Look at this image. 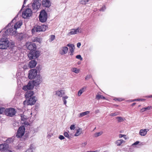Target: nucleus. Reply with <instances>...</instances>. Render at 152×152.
<instances>
[{"instance_id":"de8ad7c7","label":"nucleus","mask_w":152,"mask_h":152,"mask_svg":"<svg viewBox=\"0 0 152 152\" xmlns=\"http://www.w3.org/2000/svg\"><path fill=\"white\" fill-rule=\"evenodd\" d=\"M91 77V75H87L85 77L86 80H88Z\"/></svg>"},{"instance_id":"6ab92c4d","label":"nucleus","mask_w":152,"mask_h":152,"mask_svg":"<svg viewBox=\"0 0 152 152\" xmlns=\"http://www.w3.org/2000/svg\"><path fill=\"white\" fill-rule=\"evenodd\" d=\"M64 94V92L63 90H58L56 91L55 95L58 97H61Z\"/></svg>"},{"instance_id":"f704fd0d","label":"nucleus","mask_w":152,"mask_h":152,"mask_svg":"<svg viewBox=\"0 0 152 152\" xmlns=\"http://www.w3.org/2000/svg\"><path fill=\"white\" fill-rule=\"evenodd\" d=\"M34 42H37L39 43H40L41 42V40L38 37H36L34 39Z\"/></svg>"},{"instance_id":"f257e3e1","label":"nucleus","mask_w":152,"mask_h":152,"mask_svg":"<svg viewBox=\"0 0 152 152\" xmlns=\"http://www.w3.org/2000/svg\"><path fill=\"white\" fill-rule=\"evenodd\" d=\"M27 49L31 51L28 54V58L30 59H35L38 57L40 56L39 51H35L36 48V45L34 43H28L26 44Z\"/></svg>"},{"instance_id":"1a4fd4ad","label":"nucleus","mask_w":152,"mask_h":152,"mask_svg":"<svg viewBox=\"0 0 152 152\" xmlns=\"http://www.w3.org/2000/svg\"><path fill=\"white\" fill-rule=\"evenodd\" d=\"M32 13V11L30 9L27 8L22 13V16L24 18H26L31 15Z\"/></svg>"},{"instance_id":"4be33fe9","label":"nucleus","mask_w":152,"mask_h":152,"mask_svg":"<svg viewBox=\"0 0 152 152\" xmlns=\"http://www.w3.org/2000/svg\"><path fill=\"white\" fill-rule=\"evenodd\" d=\"M37 64V62L34 60H31L29 64V66L30 68H32L36 66Z\"/></svg>"},{"instance_id":"37998d69","label":"nucleus","mask_w":152,"mask_h":152,"mask_svg":"<svg viewBox=\"0 0 152 152\" xmlns=\"http://www.w3.org/2000/svg\"><path fill=\"white\" fill-rule=\"evenodd\" d=\"M75 126L74 125H72L70 127L71 130H74L75 129Z\"/></svg>"},{"instance_id":"f8f14e48","label":"nucleus","mask_w":152,"mask_h":152,"mask_svg":"<svg viewBox=\"0 0 152 152\" xmlns=\"http://www.w3.org/2000/svg\"><path fill=\"white\" fill-rule=\"evenodd\" d=\"M37 75V71L35 69H31L29 72L28 77L29 79H32L35 78Z\"/></svg>"},{"instance_id":"2f4dec72","label":"nucleus","mask_w":152,"mask_h":152,"mask_svg":"<svg viewBox=\"0 0 152 152\" xmlns=\"http://www.w3.org/2000/svg\"><path fill=\"white\" fill-rule=\"evenodd\" d=\"M116 118L118 119V121L119 122H122L125 120V119L121 117H117Z\"/></svg>"},{"instance_id":"052dcab7","label":"nucleus","mask_w":152,"mask_h":152,"mask_svg":"<svg viewBox=\"0 0 152 152\" xmlns=\"http://www.w3.org/2000/svg\"><path fill=\"white\" fill-rule=\"evenodd\" d=\"M32 150H31V149H28L27 150H26L25 152H32Z\"/></svg>"},{"instance_id":"49530a36","label":"nucleus","mask_w":152,"mask_h":152,"mask_svg":"<svg viewBox=\"0 0 152 152\" xmlns=\"http://www.w3.org/2000/svg\"><path fill=\"white\" fill-rule=\"evenodd\" d=\"M124 137H126V135L121 134H120L119 135V138H121Z\"/></svg>"},{"instance_id":"0eeeda50","label":"nucleus","mask_w":152,"mask_h":152,"mask_svg":"<svg viewBox=\"0 0 152 152\" xmlns=\"http://www.w3.org/2000/svg\"><path fill=\"white\" fill-rule=\"evenodd\" d=\"M25 130V127L24 126L19 127L16 133V137L18 138L21 137L24 134Z\"/></svg>"},{"instance_id":"ea45409f","label":"nucleus","mask_w":152,"mask_h":152,"mask_svg":"<svg viewBox=\"0 0 152 152\" xmlns=\"http://www.w3.org/2000/svg\"><path fill=\"white\" fill-rule=\"evenodd\" d=\"M76 58H77L80 59V60L82 61L83 60V58L81 57V56L80 55H77Z\"/></svg>"},{"instance_id":"6e6d98bb","label":"nucleus","mask_w":152,"mask_h":152,"mask_svg":"<svg viewBox=\"0 0 152 152\" xmlns=\"http://www.w3.org/2000/svg\"><path fill=\"white\" fill-rule=\"evenodd\" d=\"M62 100L64 102V104L65 105H66V102H67V101L66 100V99H62Z\"/></svg>"},{"instance_id":"69168bd1","label":"nucleus","mask_w":152,"mask_h":152,"mask_svg":"<svg viewBox=\"0 0 152 152\" xmlns=\"http://www.w3.org/2000/svg\"><path fill=\"white\" fill-rule=\"evenodd\" d=\"M136 103H132V104H131V106H134L135 104H136Z\"/></svg>"},{"instance_id":"3c124183","label":"nucleus","mask_w":152,"mask_h":152,"mask_svg":"<svg viewBox=\"0 0 152 152\" xmlns=\"http://www.w3.org/2000/svg\"><path fill=\"white\" fill-rule=\"evenodd\" d=\"M28 0H24V2H23V4L22 6V8L21 10L25 6H24V4H25L26 3V1H27Z\"/></svg>"},{"instance_id":"9d476101","label":"nucleus","mask_w":152,"mask_h":152,"mask_svg":"<svg viewBox=\"0 0 152 152\" xmlns=\"http://www.w3.org/2000/svg\"><path fill=\"white\" fill-rule=\"evenodd\" d=\"M37 99L36 97L33 96L29 98L27 102L25 101L23 103L24 104L27 103V105H33L35 103Z\"/></svg>"},{"instance_id":"f3484780","label":"nucleus","mask_w":152,"mask_h":152,"mask_svg":"<svg viewBox=\"0 0 152 152\" xmlns=\"http://www.w3.org/2000/svg\"><path fill=\"white\" fill-rule=\"evenodd\" d=\"M42 6L45 7H49L51 5V3L49 0H42Z\"/></svg>"},{"instance_id":"6e6552de","label":"nucleus","mask_w":152,"mask_h":152,"mask_svg":"<svg viewBox=\"0 0 152 152\" xmlns=\"http://www.w3.org/2000/svg\"><path fill=\"white\" fill-rule=\"evenodd\" d=\"M41 4V1L40 0H35L33 3L32 6L34 10H37L39 8Z\"/></svg>"},{"instance_id":"c9c22d12","label":"nucleus","mask_w":152,"mask_h":152,"mask_svg":"<svg viewBox=\"0 0 152 152\" xmlns=\"http://www.w3.org/2000/svg\"><path fill=\"white\" fill-rule=\"evenodd\" d=\"M64 135L65 137L68 138V139L70 138L69 135L67 132H65L64 133Z\"/></svg>"},{"instance_id":"bb28decb","label":"nucleus","mask_w":152,"mask_h":152,"mask_svg":"<svg viewBox=\"0 0 152 152\" xmlns=\"http://www.w3.org/2000/svg\"><path fill=\"white\" fill-rule=\"evenodd\" d=\"M82 132V129L80 128H78L77 130L76 133L75 134V136H77L80 135Z\"/></svg>"},{"instance_id":"9b49d317","label":"nucleus","mask_w":152,"mask_h":152,"mask_svg":"<svg viewBox=\"0 0 152 152\" xmlns=\"http://www.w3.org/2000/svg\"><path fill=\"white\" fill-rule=\"evenodd\" d=\"M34 79L32 82L34 86H37L40 84L42 81V77L40 75H37V76L34 78Z\"/></svg>"},{"instance_id":"c85d7f7f","label":"nucleus","mask_w":152,"mask_h":152,"mask_svg":"<svg viewBox=\"0 0 152 152\" xmlns=\"http://www.w3.org/2000/svg\"><path fill=\"white\" fill-rule=\"evenodd\" d=\"M90 1V0H80V2L81 4L85 5L87 4Z\"/></svg>"},{"instance_id":"09e8293b","label":"nucleus","mask_w":152,"mask_h":152,"mask_svg":"<svg viewBox=\"0 0 152 152\" xmlns=\"http://www.w3.org/2000/svg\"><path fill=\"white\" fill-rule=\"evenodd\" d=\"M115 100H118L119 101H121L123 100V99L121 98H119L118 99H115Z\"/></svg>"},{"instance_id":"dca6fc26","label":"nucleus","mask_w":152,"mask_h":152,"mask_svg":"<svg viewBox=\"0 0 152 152\" xmlns=\"http://www.w3.org/2000/svg\"><path fill=\"white\" fill-rule=\"evenodd\" d=\"M68 48L66 47H63L59 50L60 53L62 55H64L68 51Z\"/></svg>"},{"instance_id":"e2e57ef3","label":"nucleus","mask_w":152,"mask_h":152,"mask_svg":"<svg viewBox=\"0 0 152 152\" xmlns=\"http://www.w3.org/2000/svg\"><path fill=\"white\" fill-rule=\"evenodd\" d=\"M99 112V110H96L95 112L96 113H97Z\"/></svg>"},{"instance_id":"a18cd8bd","label":"nucleus","mask_w":152,"mask_h":152,"mask_svg":"<svg viewBox=\"0 0 152 152\" xmlns=\"http://www.w3.org/2000/svg\"><path fill=\"white\" fill-rule=\"evenodd\" d=\"M106 7L105 6H102V8L100 9V11H104L106 9Z\"/></svg>"},{"instance_id":"473e14b6","label":"nucleus","mask_w":152,"mask_h":152,"mask_svg":"<svg viewBox=\"0 0 152 152\" xmlns=\"http://www.w3.org/2000/svg\"><path fill=\"white\" fill-rule=\"evenodd\" d=\"M21 119L22 121H25L26 120V117L23 114H21L20 115Z\"/></svg>"},{"instance_id":"7c9ffc66","label":"nucleus","mask_w":152,"mask_h":152,"mask_svg":"<svg viewBox=\"0 0 152 152\" xmlns=\"http://www.w3.org/2000/svg\"><path fill=\"white\" fill-rule=\"evenodd\" d=\"M5 109L4 107H0V114H3L4 113L5 114Z\"/></svg>"},{"instance_id":"338daca9","label":"nucleus","mask_w":152,"mask_h":152,"mask_svg":"<svg viewBox=\"0 0 152 152\" xmlns=\"http://www.w3.org/2000/svg\"><path fill=\"white\" fill-rule=\"evenodd\" d=\"M146 97H149V98H151V97H152V95L148 96H146Z\"/></svg>"},{"instance_id":"ddd939ff","label":"nucleus","mask_w":152,"mask_h":152,"mask_svg":"<svg viewBox=\"0 0 152 152\" xmlns=\"http://www.w3.org/2000/svg\"><path fill=\"white\" fill-rule=\"evenodd\" d=\"M82 29L81 28L78 27L76 29H72L70 30V32L68 33L67 35L70 36L77 34L78 33H81Z\"/></svg>"},{"instance_id":"a878e982","label":"nucleus","mask_w":152,"mask_h":152,"mask_svg":"<svg viewBox=\"0 0 152 152\" xmlns=\"http://www.w3.org/2000/svg\"><path fill=\"white\" fill-rule=\"evenodd\" d=\"M89 111H86L85 112L81 113L79 114L78 116L79 118H81L89 113Z\"/></svg>"},{"instance_id":"c03bdc74","label":"nucleus","mask_w":152,"mask_h":152,"mask_svg":"<svg viewBox=\"0 0 152 152\" xmlns=\"http://www.w3.org/2000/svg\"><path fill=\"white\" fill-rule=\"evenodd\" d=\"M58 138L61 140H63L65 139L64 137L62 135H60L58 137Z\"/></svg>"},{"instance_id":"c756f323","label":"nucleus","mask_w":152,"mask_h":152,"mask_svg":"<svg viewBox=\"0 0 152 152\" xmlns=\"http://www.w3.org/2000/svg\"><path fill=\"white\" fill-rule=\"evenodd\" d=\"M103 133V132L102 131H100L99 132H96L94 134V137H97L101 135Z\"/></svg>"},{"instance_id":"5701e85b","label":"nucleus","mask_w":152,"mask_h":152,"mask_svg":"<svg viewBox=\"0 0 152 152\" xmlns=\"http://www.w3.org/2000/svg\"><path fill=\"white\" fill-rule=\"evenodd\" d=\"M86 86H84L81 88L78 92V96H80L82 94L86 91Z\"/></svg>"},{"instance_id":"b1692460","label":"nucleus","mask_w":152,"mask_h":152,"mask_svg":"<svg viewBox=\"0 0 152 152\" xmlns=\"http://www.w3.org/2000/svg\"><path fill=\"white\" fill-rule=\"evenodd\" d=\"M22 25V22L21 21H18L17 22L15 25L14 26V27H15V28L17 30V29L18 28H19L20 26Z\"/></svg>"},{"instance_id":"393cba45","label":"nucleus","mask_w":152,"mask_h":152,"mask_svg":"<svg viewBox=\"0 0 152 152\" xmlns=\"http://www.w3.org/2000/svg\"><path fill=\"white\" fill-rule=\"evenodd\" d=\"M125 141L122 139L119 140L115 142V143L117 145V146H120L123 142H124Z\"/></svg>"},{"instance_id":"72a5a7b5","label":"nucleus","mask_w":152,"mask_h":152,"mask_svg":"<svg viewBox=\"0 0 152 152\" xmlns=\"http://www.w3.org/2000/svg\"><path fill=\"white\" fill-rule=\"evenodd\" d=\"M119 113L118 112H115L113 113H112L110 114L111 116H115L119 115Z\"/></svg>"},{"instance_id":"0e129e2a","label":"nucleus","mask_w":152,"mask_h":152,"mask_svg":"<svg viewBox=\"0 0 152 152\" xmlns=\"http://www.w3.org/2000/svg\"><path fill=\"white\" fill-rule=\"evenodd\" d=\"M16 18V17H15L14 18V19H13L12 20V21L11 22H13V21H14L15 22V19Z\"/></svg>"},{"instance_id":"4d7b16f0","label":"nucleus","mask_w":152,"mask_h":152,"mask_svg":"<svg viewBox=\"0 0 152 152\" xmlns=\"http://www.w3.org/2000/svg\"><path fill=\"white\" fill-rule=\"evenodd\" d=\"M81 43L80 42H78L77 44V47L79 48L81 46Z\"/></svg>"},{"instance_id":"cd10ccee","label":"nucleus","mask_w":152,"mask_h":152,"mask_svg":"<svg viewBox=\"0 0 152 152\" xmlns=\"http://www.w3.org/2000/svg\"><path fill=\"white\" fill-rule=\"evenodd\" d=\"M96 99L97 100H99L100 99H105V98L102 95H100L98 93L96 96Z\"/></svg>"},{"instance_id":"603ef678","label":"nucleus","mask_w":152,"mask_h":152,"mask_svg":"<svg viewBox=\"0 0 152 152\" xmlns=\"http://www.w3.org/2000/svg\"><path fill=\"white\" fill-rule=\"evenodd\" d=\"M145 100V99H137V101H144Z\"/></svg>"},{"instance_id":"79ce46f5","label":"nucleus","mask_w":152,"mask_h":152,"mask_svg":"<svg viewBox=\"0 0 152 152\" xmlns=\"http://www.w3.org/2000/svg\"><path fill=\"white\" fill-rule=\"evenodd\" d=\"M34 146L33 144H31L30 145V148L29 149H31V150H32L34 149Z\"/></svg>"},{"instance_id":"20e7f679","label":"nucleus","mask_w":152,"mask_h":152,"mask_svg":"<svg viewBox=\"0 0 152 152\" xmlns=\"http://www.w3.org/2000/svg\"><path fill=\"white\" fill-rule=\"evenodd\" d=\"M48 28V26L46 25H42L40 26H37L34 27L32 30V32L36 31L37 32H40L41 31H45L47 28Z\"/></svg>"},{"instance_id":"bf43d9fd","label":"nucleus","mask_w":152,"mask_h":152,"mask_svg":"<svg viewBox=\"0 0 152 152\" xmlns=\"http://www.w3.org/2000/svg\"><path fill=\"white\" fill-rule=\"evenodd\" d=\"M145 111V109L144 107L141 109L140 110V112H144Z\"/></svg>"},{"instance_id":"864d4df0","label":"nucleus","mask_w":152,"mask_h":152,"mask_svg":"<svg viewBox=\"0 0 152 152\" xmlns=\"http://www.w3.org/2000/svg\"><path fill=\"white\" fill-rule=\"evenodd\" d=\"M87 143L86 142H83L82 143V146L83 147H84L85 146H86L87 145Z\"/></svg>"},{"instance_id":"4c0bfd02","label":"nucleus","mask_w":152,"mask_h":152,"mask_svg":"<svg viewBox=\"0 0 152 152\" xmlns=\"http://www.w3.org/2000/svg\"><path fill=\"white\" fill-rule=\"evenodd\" d=\"M75 48V47L74 45L73 46V47H71L70 48H69V50L70 52L73 53L74 51Z\"/></svg>"},{"instance_id":"774afa93","label":"nucleus","mask_w":152,"mask_h":152,"mask_svg":"<svg viewBox=\"0 0 152 152\" xmlns=\"http://www.w3.org/2000/svg\"><path fill=\"white\" fill-rule=\"evenodd\" d=\"M24 123L25 124L27 125V124H28V123L26 122H24Z\"/></svg>"},{"instance_id":"a19ab883","label":"nucleus","mask_w":152,"mask_h":152,"mask_svg":"<svg viewBox=\"0 0 152 152\" xmlns=\"http://www.w3.org/2000/svg\"><path fill=\"white\" fill-rule=\"evenodd\" d=\"M55 37L54 35H51V36L50 41L52 42L55 39Z\"/></svg>"},{"instance_id":"8fccbe9b","label":"nucleus","mask_w":152,"mask_h":152,"mask_svg":"<svg viewBox=\"0 0 152 152\" xmlns=\"http://www.w3.org/2000/svg\"><path fill=\"white\" fill-rule=\"evenodd\" d=\"M73 46H74V45L72 44H68L67 45V46L69 47L70 48L72 47H73Z\"/></svg>"},{"instance_id":"423d86ee","label":"nucleus","mask_w":152,"mask_h":152,"mask_svg":"<svg viewBox=\"0 0 152 152\" xmlns=\"http://www.w3.org/2000/svg\"><path fill=\"white\" fill-rule=\"evenodd\" d=\"M16 113V110L13 108H10L5 109V114L10 117L14 115Z\"/></svg>"},{"instance_id":"7ed1b4c3","label":"nucleus","mask_w":152,"mask_h":152,"mask_svg":"<svg viewBox=\"0 0 152 152\" xmlns=\"http://www.w3.org/2000/svg\"><path fill=\"white\" fill-rule=\"evenodd\" d=\"M9 41L8 39L2 38L0 40V49H5L9 46Z\"/></svg>"},{"instance_id":"4468645a","label":"nucleus","mask_w":152,"mask_h":152,"mask_svg":"<svg viewBox=\"0 0 152 152\" xmlns=\"http://www.w3.org/2000/svg\"><path fill=\"white\" fill-rule=\"evenodd\" d=\"M34 85L32 82H29L28 84L23 87V89L25 91H28L32 90L34 88Z\"/></svg>"},{"instance_id":"58836bf2","label":"nucleus","mask_w":152,"mask_h":152,"mask_svg":"<svg viewBox=\"0 0 152 152\" xmlns=\"http://www.w3.org/2000/svg\"><path fill=\"white\" fill-rule=\"evenodd\" d=\"M145 111L147 110H149L152 109V107L151 106H148L147 107H144Z\"/></svg>"},{"instance_id":"5fc2aeb1","label":"nucleus","mask_w":152,"mask_h":152,"mask_svg":"<svg viewBox=\"0 0 152 152\" xmlns=\"http://www.w3.org/2000/svg\"><path fill=\"white\" fill-rule=\"evenodd\" d=\"M62 100L64 102V104L65 105H66V102H67V101L66 100V99H62Z\"/></svg>"},{"instance_id":"680f3d73","label":"nucleus","mask_w":152,"mask_h":152,"mask_svg":"<svg viewBox=\"0 0 152 152\" xmlns=\"http://www.w3.org/2000/svg\"><path fill=\"white\" fill-rule=\"evenodd\" d=\"M68 98V96H63L62 97V99H67Z\"/></svg>"},{"instance_id":"2eb2a0df","label":"nucleus","mask_w":152,"mask_h":152,"mask_svg":"<svg viewBox=\"0 0 152 152\" xmlns=\"http://www.w3.org/2000/svg\"><path fill=\"white\" fill-rule=\"evenodd\" d=\"M9 149V145L6 143L0 144V151H4Z\"/></svg>"},{"instance_id":"aec40b11","label":"nucleus","mask_w":152,"mask_h":152,"mask_svg":"<svg viewBox=\"0 0 152 152\" xmlns=\"http://www.w3.org/2000/svg\"><path fill=\"white\" fill-rule=\"evenodd\" d=\"M16 38L19 40H22L26 37V35L23 33H18L17 34Z\"/></svg>"},{"instance_id":"412c9836","label":"nucleus","mask_w":152,"mask_h":152,"mask_svg":"<svg viewBox=\"0 0 152 152\" xmlns=\"http://www.w3.org/2000/svg\"><path fill=\"white\" fill-rule=\"evenodd\" d=\"M148 130L149 129H140L139 132V134L141 136H145Z\"/></svg>"},{"instance_id":"e433bc0d","label":"nucleus","mask_w":152,"mask_h":152,"mask_svg":"<svg viewBox=\"0 0 152 152\" xmlns=\"http://www.w3.org/2000/svg\"><path fill=\"white\" fill-rule=\"evenodd\" d=\"M72 71L76 73H77L79 72V70L76 68H73L72 69Z\"/></svg>"},{"instance_id":"39448f33","label":"nucleus","mask_w":152,"mask_h":152,"mask_svg":"<svg viewBox=\"0 0 152 152\" xmlns=\"http://www.w3.org/2000/svg\"><path fill=\"white\" fill-rule=\"evenodd\" d=\"M39 20L42 23L45 22L47 19V14L45 10L41 11L40 13L39 16Z\"/></svg>"},{"instance_id":"f03ea898","label":"nucleus","mask_w":152,"mask_h":152,"mask_svg":"<svg viewBox=\"0 0 152 152\" xmlns=\"http://www.w3.org/2000/svg\"><path fill=\"white\" fill-rule=\"evenodd\" d=\"M16 29L12 26H11V24L9 23L8 26L4 28L2 31H4L3 34V36H5L9 34L10 35H15L16 33Z\"/></svg>"},{"instance_id":"13d9d810","label":"nucleus","mask_w":152,"mask_h":152,"mask_svg":"<svg viewBox=\"0 0 152 152\" xmlns=\"http://www.w3.org/2000/svg\"><path fill=\"white\" fill-rule=\"evenodd\" d=\"M139 143V141H136L134 143L132 144V145H136L138 144Z\"/></svg>"},{"instance_id":"a211bd4d","label":"nucleus","mask_w":152,"mask_h":152,"mask_svg":"<svg viewBox=\"0 0 152 152\" xmlns=\"http://www.w3.org/2000/svg\"><path fill=\"white\" fill-rule=\"evenodd\" d=\"M34 94V93L33 91H27L25 94V97L26 99H29L30 97H31L33 96Z\"/></svg>"}]
</instances>
